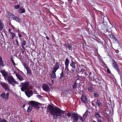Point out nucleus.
Instances as JSON below:
<instances>
[{"label": "nucleus", "instance_id": "f257e3e1", "mask_svg": "<svg viewBox=\"0 0 122 122\" xmlns=\"http://www.w3.org/2000/svg\"><path fill=\"white\" fill-rule=\"evenodd\" d=\"M51 114L53 116V118L54 119L57 118V117L62 115L64 118L66 117L67 113L65 112V111H63L58 108L56 107H54L51 105H49L48 108Z\"/></svg>", "mask_w": 122, "mask_h": 122}, {"label": "nucleus", "instance_id": "f03ea898", "mask_svg": "<svg viewBox=\"0 0 122 122\" xmlns=\"http://www.w3.org/2000/svg\"><path fill=\"white\" fill-rule=\"evenodd\" d=\"M29 82L26 81L25 82L21 83L20 85H19V87L21 86V91H24L25 90H28L32 88L31 86H29Z\"/></svg>", "mask_w": 122, "mask_h": 122}, {"label": "nucleus", "instance_id": "7ed1b4c3", "mask_svg": "<svg viewBox=\"0 0 122 122\" xmlns=\"http://www.w3.org/2000/svg\"><path fill=\"white\" fill-rule=\"evenodd\" d=\"M5 79L6 80H7L8 81V83L11 84H12L13 83L16 84H19L18 82L15 80L14 78L11 75L8 76Z\"/></svg>", "mask_w": 122, "mask_h": 122}, {"label": "nucleus", "instance_id": "20e7f679", "mask_svg": "<svg viewBox=\"0 0 122 122\" xmlns=\"http://www.w3.org/2000/svg\"><path fill=\"white\" fill-rule=\"evenodd\" d=\"M10 18H11L12 19L15 20L18 22L20 23L22 21V20L20 18H18L13 14H11L10 15Z\"/></svg>", "mask_w": 122, "mask_h": 122}, {"label": "nucleus", "instance_id": "39448f33", "mask_svg": "<svg viewBox=\"0 0 122 122\" xmlns=\"http://www.w3.org/2000/svg\"><path fill=\"white\" fill-rule=\"evenodd\" d=\"M71 114L72 117L73 118L74 120V121H77L78 120L79 116L74 112L72 113Z\"/></svg>", "mask_w": 122, "mask_h": 122}, {"label": "nucleus", "instance_id": "423d86ee", "mask_svg": "<svg viewBox=\"0 0 122 122\" xmlns=\"http://www.w3.org/2000/svg\"><path fill=\"white\" fill-rule=\"evenodd\" d=\"M25 93L27 96L28 97H30L32 95L33 93L32 91L28 90L25 92Z\"/></svg>", "mask_w": 122, "mask_h": 122}, {"label": "nucleus", "instance_id": "0eeeda50", "mask_svg": "<svg viewBox=\"0 0 122 122\" xmlns=\"http://www.w3.org/2000/svg\"><path fill=\"white\" fill-rule=\"evenodd\" d=\"M112 63L113 65H114V67L116 69V70L119 72V68L117 66V64L115 61L114 60H112Z\"/></svg>", "mask_w": 122, "mask_h": 122}, {"label": "nucleus", "instance_id": "6e6552de", "mask_svg": "<svg viewBox=\"0 0 122 122\" xmlns=\"http://www.w3.org/2000/svg\"><path fill=\"white\" fill-rule=\"evenodd\" d=\"M0 72L2 74L3 76L5 79L8 76V74L4 70H2Z\"/></svg>", "mask_w": 122, "mask_h": 122}, {"label": "nucleus", "instance_id": "1a4fd4ad", "mask_svg": "<svg viewBox=\"0 0 122 122\" xmlns=\"http://www.w3.org/2000/svg\"><path fill=\"white\" fill-rule=\"evenodd\" d=\"M55 67L53 69V70L52 71V72L55 73L56 71L59 68V66L58 63H56L55 66Z\"/></svg>", "mask_w": 122, "mask_h": 122}, {"label": "nucleus", "instance_id": "9d476101", "mask_svg": "<svg viewBox=\"0 0 122 122\" xmlns=\"http://www.w3.org/2000/svg\"><path fill=\"white\" fill-rule=\"evenodd\" d=\"M55 67L53 69V70L52 71V72L55 73L56 71L59 68V66L58 63H56L55 66Z\"/></svg>", "mask_w": 122, "mask_h": 122}, {"label": "nucleus", "instance_id": "9b49d317", "mask_svg": "<svg viewBox=\"0 0 122 122\" xmlns=\"http://www.w3.org/2000/svg\"><path fill=\"white\" fill-rule=\"evenodd\" d=\"M30 105L33 107L36 108H37L38 107V104L36 102L32 101L30 102Z\"/></svg>", "mask_w": 122, "mask_h": 122}, {"label": "nucleus", "instance_id": "f8f14e48", "mask_svg": "<svg viewBox=\"0 0 122 122\" xmlns=\"http://www.w3.org/2000/svg\"><path fill=\"white\" fill-rule=\"evenodd\" d=\"M1 85L5 90H8L9 89V88L8 86L5 83L3 82H2L1 83Z\"/></svg>", "mask_w": 122, "mask_h": 122}, {"label": "nucleus", "instance_id": "ddd939ff", "mask_svg": "<svg viewBox=\"0 0 122 122\" xmlns=\"http://www.w3.org/2000/svg\"><path fill=\"white\" fill-rule=\"evenodd\" d=\"M16 76L17 78L20 81H22L24 79L22 76L20 75L19 74H17L16 75Z\"/></svg>", "mask_w": 122, "mask_h": 122}, {"label": "nucleus", "instance_id": "4468645a", "mask_svg": "<svg viewBox=\"0 0 122 122\" xmlns=\"http://www.w3.org/2000/svg\"><path fill=\"white\" fill-rule=\"evenodd\" d=\"M96 104L99 107H102V103L100 100H97L96 103Z\"/></svg>", "mask_w": 122, "mask_h": 122}, {"label": "nucleus", "instance_id": "2eb2a0df", "mask_svg": "<svg viewBox=\"0 0 122 122\" xmlns=\"http://www.w3.org/2000/svg\"><path fill=\"white\" fill-rule=\"evenodd\" d=\"M43 89L44 90L47 91L49 90V87L46 84H43Z\"/></svg>", "mask_w": 122, "mask_h": 122}, {"label": "nucleus", "instance_id": "dca6fc26", "mask_svg": "<svg viewBox=\"0 0 122 122\" xmlns=\"http://www.w3.org/2000/svg\"><path fill=\"white\" fill-rule=\"evenodd\" d=\"M81 99L82 102L83 103H85L87 102L86 98L85 96L84 95H82Z\"/></svg>", "mask_w": 122, "mask_h": 122}, {"label": "nucleus", "instance_id": "f3484780", "mask_svg": "<svg viewBox=\"0 0 122 122\" xmlns=\"http://www.w3.org/2000/svg\"><path fill=\"white\" fill-rule=\"evenodd\" d=\"M25 10L24 8H23V7H20L19 10V12L20 13H24L25 12Z\"/></svg>", "mask_w": 122, "mask_h": 122}, {"label": "nucleus", "instance_id": "a211bd4d", "mask_svg": "<svg viewBox=\"0 0 122 122\" xmlns=\"http://www.w3.org/2000/svg\"><path fill=\"white\" fill-rule=\"evenodd\" d=\"M95 116L97 119L99 118H101V116L98 112H95Z\"/></svg>", "mask_w": 122, "mask_h": 122}, {"label": "nucleus", "instance_id": "6ab92c4d", "mask_svg": "<svg viewBox=\"0 0 122 122\" xmlns=\"http://www.w3.org/2000/svg\"><path fill=\"white\" fill-rule=\"evenodd\" d=\"M9 95V93L8 92L5 95V97L4 98V99L5 101H7L8 100V99Z\"/></svg>", "mask_w": 122, "mask_h": 122}, {"label": "nucleus", "instance_id": "aec40b11", "mask_svg": "<svg viewBox=\"0 0 122 122\" xmlns=\"http://www.w3.org/2000/svg\"><path fill=\"white\" fill-rule=\"evenodd\" d=\"M26 70L27 71V73L28 74H30L31 75L32 74L31 71V70L28 67L27 68H26Z\"/></svg>", "mask_w": 122, "mask_h": 122}, {"label": "nucleus", "instance_id": "412c9836", "mask_svg": "<svg viewBox=\"0 0 122 122\" xmlns=\"http://www.w3.org/2000/svg\"><path fill=\"white\" fill-rule=\"evenodd\" d=\"M51 77L53 78H56V76L55 72H52Z\"/></svg>", "mask_w": 122, "mask_h": 122}, {"label": "nucleus", "instance_id": "4be33fe9", "mask_svg": "<svg viewBox=\"0 0 122 122\" xmlns=\"http://www.w3.org/2000/svg\"><path fill=\"white\" fill-rule=\"evenodd\" d=\"M94 89V88L92 86H90L88 87V90L90 92H92L93 91Z\"/></svg>", "mask_w": 122, "mask_h": 122}, {"label": "nucleus", "instance_id": "5701e85b", "mask_svg": "<svg viewBox=\"0 0 122 122\" xmlns=\"http://www.w3.org/2000/svg\"><path fill=\"white\" fill-rule=\"evenodd\" d=\"M4 25L2 24L1 20L0 19V30H2L3 27Z\"/></svg>", "mask_w": 122, "mask_h": 122}, {"label": "nucleus", "instance_id": "b1692460", "mask_svg": "<svg viewBox=\"0 0 122 122\" xmlns=\"http://www.w3.org/2000/svg\"><path fill=\"white\" fill-rule=\"evenodd\" d=\"M69 60L68 59L66 58V61L65 62V65L66 66H68L69 64Z\"/></svg>", "mask_w": 122, "mask_h": 122}, {"label": "nucleus", "instance_id": "393cba45", "mask_svg": "<svg viewBox=\"0 0 122 122\" xmlns=\"http://www.w3.org/2000/svg\"><path fill=\"white\" fill-rule=\"evenodd\" d=\"M75 62H74L73 63H71L70 64V65L71 66L74 68H75Z\"/></svg>", "mask_w": 122, "mask_h": 122}, {"label": "nucleus", "instance_id": "a878e982", "mask_svg": "<svg viewBox=\"0 0 122 122\" xmlns=\"http://www.w3.org/2000/svg\"><path fill=\"white\" fill-rule=\"evenodd\" d=\"M81 70H82L84 71L86 70V68H85V67H84V68H83V67H84V66L83 65H81Z\"/></svg>", "mask_w": 122, "mask_h": 122}, {"label": "nucleus", "instance_id": "bb28decb", "mask_svg": "<svg viewBox=\"0 0 122 122\" xmlns=\"http://www.w3.org/2000/svg\"><path fill=\"white\" fill-rule=\"evenodd\" d=\"M32 107L31 106H29L28 108L27 112H30L32 110Z\"/></svg>", "mask_w": 122, "mask_h": 122}, {"label": "nucleus", "instance_id": "cd10ccee", "mask_svg": "<svg viewBox=\"0 0 122 122\" xmlns=\"http://www.w3.org/2000/svg\"><path fill=\"white\" fill-rule=\"evenodd\" d=\"M111 37L112 38L114 39L115 41H117V39L115 37V36L114 35H111Z\"/></svg>", "mask_w": 122, "mask_h": 122}, {"label": "nucleus", "instance_id": "c85d7f7f", "mask_svg": "<svg viewBox=\"0 0 122 122\" xmlns=\"http://www.w3.org/2000/svg\"><path fill=\"white\" fill-rule=\"evenodd\" d=\"M77 84V83L76 81L75 82V83L74 84V85L73 86V88L74 89H75L76 87Z\"/></svg>", "mask_w": 122, "mask_h": 122}, {"label": "nucleus", "instance_id": "c756f323", "mask_svg": "<svg viewBox=\"0 0 122 122\" xmlns=\"http://www.w3.org/2000/svg\"><path fill=\"white\" fill-rule=\"evenodd\" d=\"M5 95V93L4 92L1 95V97L3 99H4Z\"/></svg>", "mask_w": 122, "mask_h": 122}, {"label": "nucleus", "instance_id": "7c9ffc66", "mask_svg": "<svg viewBox=\"0 0 122 122\" xmlns=\"http://www.w3.org/2000/svg\"><path fill=\"white\" fill-rule=\"evenodd\" d=\"M67 47H68L69 50H71L72 49L71 46L70 44L68 45Z\"/></svg>", "mask_w": 122, "mask_h": 122}, {"label": "nucleus", "instance_id": "2f4dec72", "mask_svg": "<svg viewBox=\"0 0 122 122\" xmlns=\"http://www.w3.org/2000/svg\"><path fill=\"white\" fill-rule=\"evenodd\" d=\"M11 61L13 64V65H14V66H15L16 65V64L15 63L14 61L13 60L12 58H11Z\"/></svg>", "mask_w": 122, "mask_h": 122}, {"label": "nucleus", "instance_id": "473e14b6", "mask_svg": "<svg viewBox=\"0 0 122 122\" xmlns=\"http://www.w3.org/2000/svg\"><path fill=\"white\" fill-rule=\"evenodd\" d=\"M26 42L25 41H23L21 44V45L25 46L26 44Z\"/></svg>", "mask_w": 122, "mask_h": 122}, {"label": "nucleus", "instance_id": "72a5a7b5", "mask_svg": "<svg viewBox=\"0 0 122 122\" xmlns=\"http://www.w3.org/2000/svg\"><path fill=\"white\" fill-rule=\"evenodd\" d=\"M68 67V66H66L65 70L66 71H69Z\"/></svg>", "mask_w": 122, "mask_h": 122}, {"label": "nucleus", "instance_id": "f704fd0d", "mask_svg": "<svg viewBox=\"0 0 122 122\" xmlns=\"http://www.w3.org/2000/svg\"><path fill=\"white\" fill-rule=\"evenodd\" d=\"M0 66H1L3 67L4 66L3 61L0 62Z\"/></svg>", "mask_w": 122, "mask_h": 122}, {"label": "nucleus", "instance_id": "c9c22d12", "mask_svg": "<svg viewBox=\"0 0 122 122\" xmlns=\"http://www.w3.org/2000/svg\"><path fill=\"white\" fill-rule=\"evenodd\" d=\"M73 113H74V112H71V113H68L67 114V115L69 117H70L71 116H72L71 114Z\"/></svg>", "mask_w": 122, "mask_h": 122}, {"label": "nucleus", "instance_id": "e433bc0d", "mask_svg": "<svg viewBox=\"0 0 122 122\" xmlns=\"http://www.w3.org/2000/svg\"><path fill=\"white\" fill-rule=\"evenodd\" d=\"M19 7V5H16L14 6V8L15 9L18 8Z\"/></svg>", "mask_w": 122, "mask_h": 122}, {"label": "nucleus", "instance_id": "4c0bfd02", "mask_svg": "<svg viewBox=\"0 0 122 122\" xmlns=\"http://www.w3.org/2000/svg\"><path fill=\"white\" fill-rule=\"evenodd\" d=\"M94 96L95 97H97L98 96V93L97 92L95 93L94 94Z\"/></svg>", "mask_w": 122, "mask_h": 122}, {"label": "nucleus", "instance_id": "58836bf2", "mask_svg": "<svg viewBox=\"0 0 122 122\" xmlns=\"http://www.w3.org/2000/svg\"><path fill=\"white\" fill-rule=\"evenodd\" d=\"M79 119L80 120H81L82 122L83 121V120L82 117L81 116H79Z\"/></svg>", "mask_w": 122, "mask_h": 122}, {"label": "nucleus", "instance_id": "ea45409f", "mask_svg": "<svg viewBox=\"0 0 122 122\" xmlns=\"http://www.w3.org/2000/svg\"><path fill=\"white\" fill-rule=\"evenodd\" d=\"M23 65H24V67L25 68V69H26V68H28V67L27 66H26V64H25V63H24V64H23Z\"/></svg>", "mask_w": 122, "mask_h": 122}, {"label": "nucleus", "instance_id": "a19ab883", "mask_svg": "<svg viewBox=\"0 0 122 122\" xmlns=\"http://www.w3.org/2000/svg\"><path fill=\"white\" fill-rule=\"evenodd\" d=\"M11 33L12 36L13 37H15V35L14 33L13 32H10Z\"/></svg>", "mask_w": 122, "mask_h": 122}, {"label": "nucleus", "instance_id": "79ce46f5", "mask_svg": "<svg viewBox=\"0 0 122 122\" xmlns=\"http://www.w3.org/2000/svg\"><path fill=\"white\" fill-rule=\"evenodd\" d=\"M63 76V72L62 71L61 74L60 78H62Z\"/></svg>", "mask_w": 122, "mask_h": 122}, {"label": "nucleus", "instance_id": "37998d69", "mask_svg": "<svg viewBox=\"0 0 122 122\" xmlns=\"http://www.w3.org/2000/svg\"><path fill=\"white\" fill-rule=\"evenodd\" d=\"M2 122H7V121L5 119H2Z\"/></svg>", "mask_w": 122, "mask_h": 122}, {"label": "nucleus", "instance_id": "c03bdc74", "mask_svg": "<svg viewBox=\"0 0 122 122\" xmlns=\"http://www.w3.org/2000/svg\"><path fill=\"white\" fill-rule=\"evenodd\" d=\"M107 71L108 73L110 74L111 73V71H110V70L108 68H107Z\"/></svg>", "mask_w": 122, "mask_h": 122}, {"label": "nucleus", "instance_id": "a18cd8bd", "mask_svg": "<svg viewBox=\"0 0 122 122\" xmlns=\"http://www.w3.org/2000/svg\"><path fill=\"white\" fill-rule=\"evenodd\" d=\"M97 122H102V121L100 119H97Z\"/></svg>", "mask_w": 122, "mask_h": 122}, {"label": "nucleus", "instance_id": "49530a36", "mask_svg": "<svg viewBox=\"0 0 122 122\" xmlns=\"http://www.w3.org/2000/svg\"><path fill=\"white\" fill-rule=\"evenodd\" d=\"M2 61H3L2 58L0 56V62Z\"/></svg>", "mask_w": 122, "mask_h": 122}, {"label": "nucleus", "instance_id": "de8ad7c7", "mask_svg": "<svg viewBox=\"0 0 122 122\" xmlns=\"http://www.w3.org/2000/svg\"><path fill=\"white\" fill-rule=\"evenodd\" d=\"M37 96L38 98H41L42 97L40 95H37Z\"/></svg>", "mask_w": 122, "mask_h": 122}, {"label": "nucleus", "instance_id": "09e8293b", "mask_svg": "<svg viewBox=\"0 0 122 122\" xmlns=\"http://www.w3.org/2000/svg\"><path fill=\"white\" fill-rule=\"evenodd\" d=\"M46 38L48 40H49V37H48V36H46Z\"/></svg>", "mask_w": 122, "mask_h": 122}, {"label": "nucleus", "instance_id": "8fccbe9b", "mask_svg": "<svg viewBox=\"0 0 122 122\" xmlns=\"http://www.w3.org/2000/svg\"><path fill=\"white\" fill-rule=\"evenodd\" d=\"M60 3L61 4H63L64 3V2L63 1H60Z\"/></svg>", "mask_w": 122, "mask_h": 122}, {"label": "nucleus", "instance_id": "3c124183", "mask_svg": "<svg viewBox=\"0 0 122 122\" xmlns=\"http://www.w3.org/2000/svg\"><path fill=\"white\" fill-rule=\"evenodd\" d=\"M37 91H36L33 92V93L35 94H37Z\"/></svg>", "mask_w": 122, "mask_h": 122}, {"label": "nucleus", "instance_id": "603ef678", "mask_svg": "<svg viewBox=\"0 0 122 122\" xmlns=\"http://www.w3.org/2000/svg\"><path fill=\"white\" fill-rule=\"evenodd\" d=\"M16 44H17V46H18V41L17 40H16Z\"/></svg>", "mask_w": 122, "mask_h": 122}, {"label": "nucleus", "instance_id": "864d4df0", "mask_svg": "<svg viewBox=\"0 0 122 122\" xmlns=\"http://www.w3.org/2000/svg\"><path fill=\"white\" fill-rule=\"evenodd\" d=\"M92 105L93 106H95L94 104L92 102Z\"/></svg>", "mask_w": 122, "mask_h": 122}, {"label": "nucleus", "instance_id": "5fc2aeb1", "mask_svg": "<svg viewBox=\"0 0 122 122\" xmlns=\"http://www.w3.org/2000/svg\"><path fill=\"white\" fill-rule=\"evenodd\" d=\"M14 72L16 74V75L17 74H18V73L17 72L15 71H14Z\"/></svg>", "mask_w": 122, "mask_h": 122}, {"label": "nucleus", "instance_id": "6e6d98bb", "mask_svg": "<svg viewBox=\"0 0 122 122\" xmlns=\"http://www.w3.org/2000/svg\"><path fill=\"white\" fill-rule=\"evenodd\" d=\"M19 37H21L22 36L21 34H19Z\"/></svg>", "mask_w": 122, "mask_h": 122}, {"label": "nucleus", "instance_id": "4d7b16f0", "mask_svg": "<svg viewBox=\"0 0 122 122\" xmlns=\"http://www.w3.org/2000/svg\"><path fill=\"white\" fill-rule=\"evenodd\" d=\"M21 46H22V47L23 49H24L25 48L24 47V46H23V45H21Z\"/></svg>", "mask_w": 122, "mask_h": 122}, {"label": "nucleus", "instance_id": "13d9d810", "mask_svg": "<svg viewBox=\"0 0 122 122\" xmlns=\"http://www.w3.org/2000/svg\"><path fill=\"white\" fill-rule=\"evenodd\" d=\"M2 119L0 118V122H2Z\"/></svg>", "mask_w": 122, "mask_h": 122}, {"label": "nucleus", "instance_id": "bf43d9fd", "mask_svg": "<svg viewBox=\"0 0 122 122\" xmlns=\"http://www.w3.org/2000/svg\"><path fill=\"white\" fill-rule=\"evenodd\" d=\"M92 122H96L94 120H93L92 121Z\"/></svg>", "mask_w": 122, "mask_h": 122}, {"label": "nucleus", "instance_id": "052dcab7", "mask_svg": "<svg viewBox=\"0 0 122 122\" xmlns=\"http://www.w3.org/2000/svg\"><path fill=\"white\" fill-rule=\"evenodd\" d=\"M14 37H13V36H12V38L13 39V38Z\"/></svg>", "mask_w": 122, "mask_h": 122}, {"label": "nucleus", "instance_id": "680f3d73", "mask_svg": "<svg viewBox=\"0 0 122 122\" xmlns=\"http://www.w3.org/2000/svg\"><path fill=\"white\" fill-rule=\"evenodd\" d=\"M91 74L92 73H90V75H91Z\"/></svg>", "mask_w": 122, "mask_h": 122}, {"label": "nucleus", "instance_id": "e2e57ef3", "mask_svg": "<svg viewBox=\"0 0 122 122\" xmlns=\"http://www.w3.org/2000/svg\"><path fill=\"white\" fill-rule=\"evenodd\" d=\"M71 62H72V63H74V62H73V61H72V60H71Z\"/></svg>", "mask_w": 122, "mask_h": 122}, {"label": "nucleus", "instance_id": "0e129e2a", "mask_svg": "<svg viewBox=\"0 0 122 122\" xmlns=\"http://www.w3.org/2000/svg\"><path fill=\"white\" fill-rule=\"evenodd\" d=\"M76 122V121H73V122Z\"/></svg>", "mask_w": 122, "mask_h": 122}, {"label": "nucleus", "instance_id": "69168bd1", "mask_svg": "<svg viewBox=\"0 0 122 122\" xmlns=\"http://www.w3.org/2000/svg\"><path fill=\"white\" fill-rule=\"evenodd\" d=\"M78 80V79H77V80H76V81H77V80Z\"/></svg>", "mask_w": 122, "mask_h": 122}, {"label": "nucleus", "instance_id": "338daca9", "mask_svg": "<svg viewBox=\"0 0 122 122\" xmlns=\"http://www.w3.org/2000/svg\"><path fill=\"white\" fill-rule=\"evenodd\" d=\"M30 122H32V121H30Z\"/></svg>", "mask_w": 122, "mask_h": 122}, {"label": "nucleus", "instance_id": "774afa93", "mask_svg": "<svg viewBox=\"0 0 122 122\" xmlns=\"http://www.w3.org/2000/svg\"><path fill=\"white\" fill-rule=\"evenodd\" d=\"M25 106V105H24L23 106V107H24Z\"/></svg>", "mask_w": 122, "mask_h": 122}]
</instances>
